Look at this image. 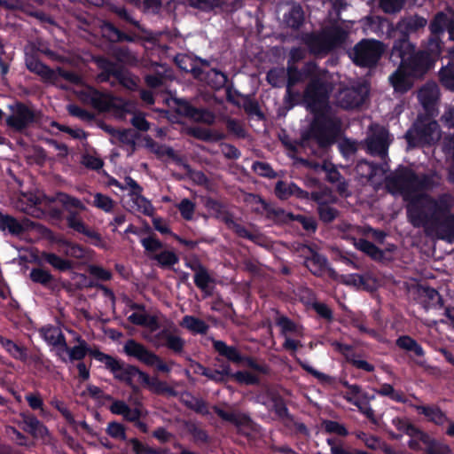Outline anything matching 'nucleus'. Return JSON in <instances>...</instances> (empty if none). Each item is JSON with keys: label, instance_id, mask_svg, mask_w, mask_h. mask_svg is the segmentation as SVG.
<instances>
[{"label": "nucleus", "instance_id": "f257e3e1", "mask_svg": "<svg viewBox=\"0 0 454 454\" xmlns=\"http://www.w3.org/2000/svg\"><path fill=\"white\" fill-rule=\"evenodd\" d=\"M454 196L443 192L437 197L420 193L406 207L407 218L414 228H433L437 237L454 242Z\"/></svg>", "mask_w": 454, "mask_h": 454}, {"label": "nucleus", "instance_id": "f03ea898", "mask_svg": "<svg viewBox=\"0 0 454 454\" xmlns=\"http://www.w3.org/2000/svg\"><path fill=\"white\" fill-rule=\"evenodd\" d=\"M312 120L307 130L301 134V141H314L319 148L333 145L341 132V121L331 110L311 112Z\"/></svg>", "mask_w": 454, "mask_h": 454}, {"label": "nucleus", "instance_id": "7ed1b4c3", "mask_svg": "<svg viewBox=\"0 0 454 454\" xmlns=\"http://www.w3.org/2000/svg\"><path fill=\"white\" fill-rule=\"evenodd\" d=\"M385 185L390 194L402 195L409 204L413 197L419 195L416 192L432 186V179L426 174L418 175L412 168L400 165L386 177Z\"/></svg>", "mask_w": 454, "mask_h": 454}, {"label": "nucleus", "instance_id": "20e7f679", "mask_svg": "<svg viewBox=\"0 0 454 454\" xmlns=\"http://www.w3.org/2000/svg\"><path fill=\"white\" fill-rule=\"evenodd\" d=\"M389 59L403 66L414 77L421 76L432 67L430 54L425 51L416 52L415 45L407 38H398L394 41Z\"/></svg>", "mask_w": 454, "mask_h": 454}, {"label": "nucleus", "instance_id": "39448f33", "mask_svg": "<svg viewBox=\"0 0 454 454\" xmlns=\"http://www.w3.org/2000/svg\"><path fill=\"white\" fill-rule=\"evenodd\" d=\"M410 148L431 146L441 138L440 125L429 115L419 114L404 134Z\"/></svg>", "mask_w": 454, "mask_h": 454}, {"label": "nucleus", "instance_id": "423d86ee", "mask_svg": "<svg viewBox=\"0 0 454 454\" xmlns=\"http://www.w3.org/2000/svg\"><path fill=\"white\" fill-rule=\"evenodd\" d=\"M347 37L348 33L342 27H333L320 34L307 33L304 35L302 42L311 54L321 56L340 47L346 42Z\"/></svg>", "mask_w": 454, "mask_h": 454}, {"label": "nucleus", "instance_id": "0eeeda50", "mask_svg": "<svg viewBox=\"0 0 454 454\" xmlns=\"http://www.w3.org/2000/svg\"><path fill=\"white\" fill-rule=\"evenodd\" d=\"M93 355L94 359L103 363L115 380L129 387L134 393L139 392V387L134 382V379L139 372V368L137 365L127 364L121 359L104 352H94Z\"/></svg>", "mask_w": 454, "mask_h": 454}, {"label": "nucleus", "instance_id": "6e6552de", "mask_svg": "<svg viewBox=\"0 0 454 454\" xmlns=\"http://www.w3.org/2000/svg\"><path fill=\"white\" fill-rule=\"evenodd\" d=\"M303 102L310 113L317 110H331L327 82L319 76L312 74L303 92Z\"/></svg>", "mask_w": 454, "mask_h": 454}, {"label": "nucleus", "instance_id": "1a4fd4ad", "mask_svg": "<svg viewBox=\"0 0 454 454\" xmlns=\"http://www.w3.org/2000/svg\"><path fill=\"white\" fill-rule=\"evenodd\" d=\"M385 51V44L375 39H362L353 48V62L360 67H375Z\"/></svg>", "mask_w": 454, "mask_h": 454}, {"label": "nucleus", "instance_id": "9d476101", "mask_svg": "<svg viewBox=\"0 0 454 454\" xmlns=\"http://www.w3.org/2000/svg\"><path fill=\"white\" fill-rule=\"evenodd\" d=\"M123 352L146 366L155 367L160 372L169 373L171 372V367L160 356L134 339H129L124 343Z\"/></svg>", "mask_w": 454, "mask_h": 454}, {"label": "nucleus", "instance_id": "9b49d317", "mask_svg": "<svg viewBox=\"0 0 454 454\" xmlns=\"http://www.w3.org/2000/svg\"><path fill=\"white\" fill-rule=\"evenodd\" d=\"M12 114L5 119L7 127L16 132H23L27 128L39 121L40 114L30 108L25 103L18 101L10 106Z\"/></svg>", "mask_w": 454, "mask_h": 454}, {"label": "nucleus", "instance_id": "f8f14e48", "mask_svg": "<svg viewBox=\"0 0 454 454\" xmlns=\"http://www.w3.org/2000/svg\"><path fill=\"white\" fill-rule=\"evenodd\" d=\"M226 99L233 106L243 108L248 116H256L259 120H264V114L257 100L250 95H244L235 90L232 83L226 87Z\"/></svg>", "mask_w": 454, "mask_h": 454}, {"label": "nucleus", "instance_id": "ddd939ff", "mask_svg": "<svg viewBox=\"0 0 454 454\" xmlns=\"http://www.w3.org/2000/svg\"><path fill=\"white\" fill-rule=\"evenodd\" d=\"M66 223L69 229L74 231L83 234L91 240V244L96 247L103 246V239L98 231L90 229L82 219L80 214L74 210H69L66 215Z\"/></svg>", "mask_w": 454, "mask_h": 454}, {"label": "nucleus", "instance_id": "4468645a", "mask_svg": "<svg viewBox=\"0 0 454 454\" xmlns=\"http://www.w3.org/2000/svg\"><path fill=\"white\" fill-rule=\"evenodd\" d=\"M153 341L156 347H165L175 355L181 356L184 351V339L166 327L153 335Z\"/></svg>", "mask_w": 454, "mask_h": 454}, {"label": "nucleus", "instance_id": "2eb2a0df", "mask_svg": "<svg viewBox=\"0 0 454 454\" xmlns=\"http://www.w3.org/2000/svg\"><path fill=\"white\" fill-rule=\"evenodd\" d=\"M388 130L380 128L365 139L366 150L372 156L385 158L387 155L390 141Z\"/></svg>", "mask_w": 454, "mask_h": 454}, {"label": "nucleus", "instance_id": "dca6fc26", "mask_svg": "<svg viewBox=\"0 0 454 454\" xmlns=\"http://www.w3.org/2000/svg\"><path fill=\"white\" fill-rule=\"evenodd\" d=\"M274 194L280 200H286L292 196L300 200H309V192L302 190L294 182L287 183L283 180H278L276 183Z\"/></svg>", "mask_w": 454, "mask_h": 454}, {"label": "nucleus", "instance_id": "f3484780", "mask_svg": "<svg viewBox=\"0 0 454 454\" xmlns=\"http://www.w3.org/2000/svg\"><path fill=\"white\" fill-rule=\"evenodd\" d=\"M316 64L313 62H308L304 67L300 70L296 65H287L286 70V92H291V88L295 84L301 82L303 77H310L316 68Z\"/></svg>", "mask_w": 454, "mask_h": 454}, {"label": "nucleus", "instance_id": "a211bd4d", "mask_svg": "<svg viewBox=\"0 0 454 454\" xmlns=\"http://www.w3.org/2000/svg\"><path fill=\"white\" fill-rule=\"evenodd\" d=\"M413 75L399 65L397 69L389 76L388 80L394 90L404 94L413 86Z\"/></svg>", "mask_w": 454, "mask_h": 454}, {"label": "nucleus", "instance_id": "6ab92c4d", "mask_svg": "<svg viewBox=\"0 0 454 454\" xmlns=\"http://www.w3.org/2000/svg\"><path fill=\"white\" fill-rule=\"evenodd\" d=\"M21 423L24 425L22 429L31 434L33 437L45 438L49 435L50 432L48 427L42 423L34 414L28 412H21Z\"/></svg>", "mask_w": 454, "mask_h": 454}, {"label": "nucleus", "instance_id": "aec40b11", "mask_svg": "<svg viewBox=\"0 0 454 454\" xmlns=\"http://www.w3.org/2000/svg\"><path fill=\"white\" fill-rule=\"evenodd\" d=\"M310 255L305 258L304 266L314 275L321 276L325 270L327 265V258L316 251L312 247L305 245Z\"/></svg>", "mask_w": 454, "mask_h": 454}, {"label": "nucleus", "instance_id": "412c9836", "mask_svg": "<svg viewBox=\"0 0 454 454\" xmlns=\"http://www.w3.org/2000/svg\"><path fill=\"white\" fill-rule=\"evenodd\" d=\"M196 80L206 82L215 90H220L223 88L226 89L228 86L226 85L228 75L216 68H210L208 70L202 68L200 78H196Z\"/></svg>", "mask_w": 454, "mask_h": 454}, {"label": "nucleus", "instance_id": "4be33fe9", "mask_svg": "<svg viewBox=\"0 0 454 454\" xmlns=\"http://www.w3.org/2000/svg\"><path fill=\"white\" fill-rule=\"evenodd\" d=\"M26 66L30 72L41 76L46 82H54L57 78L56 72L35 56L27 57Z\"/></svg>", "mask_w": 454, "mask_h": 454}, {"label": "nucleus", "instance_id": "5701e85b", "mask_svg": "<svg viewBox=\"0 0 454 454\" xmlns=\"http://www.w3.org/2000/svg\"><path fill=\"white\" fill-rule=\"evenodd\" d=\"M100 29L102 36L111 43H134L137 39L135 35H128L121 31L118 27L114 26V24L108 20L103 21Z\"/></svg>", "mask_w": 454, "mask_h": 454}, {"label": "nucleus", "instance_id": "b1692460", "mask_svg": "<svg viewBox=\"0 0 454 454\" xmlns=\"http://www.w3.org/2000/svg\"><path fill=\"white\" fill-rule=\"evenodd\" d=\"M94 63L100 70L98 80L101 82H108L111 77L114 78L121 66L105 56L95 57Z\"/></svg>", "mask_w": 454, "mask_h": 454}, {"label": "nucleus", "instance_id": "393cba45", "mask_svg": "<svg viewBox=\"0 0 454 454\" xmlns=\"http://www.w3.org/2000/svg\"><path fill=\"white\" fill-rule=\"evenodd\" d=\"M419 414L424 415L428 421L434 423L438 426H442L449 422V418L437 405H417L410 404Z\"/></svg>", "mask_w": 454, "mask_h": 454}, {"label": "nucleus", "instance_id": "a878e982", "mask_svg": "<svg viewBox=\"0 0 454 454\" xmlns=\"http://www.w3.org/2000/svg\"><path fill=\"white\" fill-rule=\"evenodd\" d=\"M187 134L207 143H216L226 138L225 133L203 127H191L187 129Z\"/></svg>", "mask_w": 454, "mask_h": 454}, {"label": "nucleus", "instance_id": "bb28decb", "mask_svg": "<svg viewBox=\"0 0 454 454\" xmlns=\"http://www.w3.org/2000/svg\"><path fill=\"white\" fill-rule=\"evenodd\" d=\"M426 25L427 20L419 15L409 16L403 19L397 25V28L401 32L400 38H407L409 40L410 33L417 32Z\"/></svg>", "mask_w": 454, "mask_h": 454}, {"label": "nucleus", "instance_id": "cd10ccee", "mask_svg": "<svg viewBox=\"0 0 454 454\" xmlns=\"http://www.w3.org/2000/svg\"><path fill=\"white\" fill-rule=\"evenodd\" d=\"M76 341L78 345L70 348L67 344V348H64L62 350L68 353L70 361L81 362L88 354L94 358V352H101L99 349H91L86 340L80 335L76 337Z\"/></svg>", "mask_w": 454, "mask_h": 454}, {"label": "nucleus", "instance_id": "c85d7f7f", "mask_svg": "<svg viewBox=\"0 0 454 454\" xmlns=\"http://www.w3.org/2000/svg\"><path fill=\"white\" fill-rule=\"evenodd\" d=\"M40 333L43 340L49 345L57 347L61 350H63L64 348H67V340L65 334L59 327L48 325L43 327Z\"/></svg>", "mask_w": 454, "mask_h": 454}, {"label": "nucleus", "instance_id": "c756f323", "mask_svg": "<svg viewBox=\"0 0 454 454\" xmlns=\"http://www.w3.org/2000/svg\"><path fill=\"white\" fill-rule=\"evenodd\" d=\"M0 345L15 360L26 363L28 360L27 348L15 343L13 340L0 336Z\"/></svg>", "mask_w": 454, "mask_h": 454}, {"label": "nucleus", "instance_id": "7c9ffc66", "mask_svg": "<svg viewBox=\"0 0 454 454\" xmlns=\"http://www.w3.org/2000/svg\"><path fill=\"white\" fill-rule=\"evenodd\" d=\"M0 231L18 237L23 234L27 228L14 216L0 212Z\"/></svg>", "mask_w": 454, "mask_h": 454}, {"label": "nucleus", "instance_id": "2f4dec72", "mask_svg": "<svg viewBox=\"0 0 454 454\" xmlns=\"http://www.w3.org/2000/svg\"><path fill=\"white\" fill-rule=\"evenodd\" d=\"M305 15L300 4H294L288 12L284 15V21L292 29H299L304 23Z\"/></svg>", "mask_w": 454, "mask_h": 454}, {"label": "nucleus", "instance_id": "473e14b6", "mask_svg": "<svg viewBox=\"0 0 454 454\" xmlns=\"http://www.w3.org/2000/svg\"><path fill=\"white\" fill-rule=\"evenodd\" d=\"M214 349L228 361L237 364H241V353L234 346L227 345L223 340H214Z\"/></svg>", "mask_w": 454, "mask_h": 454}, {"label": "nucleus", "instance_id": "72a5a7b5", "mask_svg": "<svg viewBox=\"0 0 454 454\" xmlns=\"http://www.w3.org/2000/svg\"><path fill=\"white\" fill-rule=\"evenodd\" d=\"M214 412L223 420L231 423L237 427L242 426H248L251 421V419L248 415L241 414L238 415L235 412L226 411L225 410L220 408L217 405L213 407Z\"/></svg>", "mask_w": 454, "mask_h": 454}, {"label": "nucleus", "instance_id": "f704fd0d", "mask_svg": "<svg viewBox=\"0 0 454 454\" xmlns=\"http://www.w3.org/2000/svg\"><path fill=\"white\" fill-rule=\"evenodd\" d=\"M189 267L195 271L194 274V284L201 291L206 292L214 279L209 275L206 267L200 262L189 264Z\"/></svg>", "mask_w": 454, "mask_h": 454}, {"label": "nucleus", "instance_id": "c9c22d12", "mask_svg": "<svg viewBox=\"0 0 454 454\" xmlns=\"http://www.w3.org/2000/svg\"><path fill=\"white\" fill-rule=\"evenodd\" d=\"M395 346L400 349L413 353L418 357L425 356L423 347L411 336L401 335L395 340Z\"/></svg>", "mask_w": 454, "mask_h": 454}, {"label": "nucleus", "instance_id": "e433bc0d", "mask_svg": "<svg viewBox=\"0 0 454 454\" xmlns=\"http://www.w3.org/2000/svg\"><path fill=\"white\" fill-rule=\"evenodd\" d=\"M175 63L181 70L191 73L194 79L200 78L202 74V67L195 63V60L191 59L188 55L178 54L175 58Z\"/></svg>", "mask_w": 454, "mask_h": 454}, {"label": "nucleus", "instance_id": "4c0bfd02", "mask_svg": "<svg viewBox=\"0 0 454 454\" xmlns=\"http://www.w3.org/2000/svg\"><path fill=\"white\" fill-rule=\"evenodd\" d=\"M364 102V95L356 89L347 90L341 98V106L346 109H353L361 106Z\"/></svg>", "mask_w": 454, "mask_h": 454}, {"label": "nucleus", "instance_id": "58836bf2", "mask_svg": "<svg viewBox=\"0 0 454 454\" xmlns=\"http://www.w3.org/2000/svg\"><path fill=\"white\" fill-rule=\"evenodd\" d=\"M356 247L374 261L381 262L384 259V251L365 239H360L356 242Z\"/></svg>", "mask_w": 454, "mask_h": 454}, {"label": "nucleus", "instance_id": "ea45409f", "mask_svg": "<svg viewBox=\"0 0 454 454\" xmlns=\"http://www.w3.org/2000/svg\"><path fill=\"white\" fill-rule=\"evenodd\" d=\"M223 223L227 228L232 231L238 237L254 241L256 236L249 231L244 225L237 223L232 215H227L223 217Z\"/></svg>", "mask_w": 454, "mask_h": 454}, {"label": "nucleus", "instance_id": "a19ab883", "mask_svg": "<svg viewBox=\"0 0 454 454\" xmlns=\"http://www.w3.org/2000/svg\"><path fill=\"white\" fill-rule=\"evenodd\" d=\"M424 294V307L426 309H440L443 307V298L439 292L430 286L423 288Z\"/></svg>", "mask_w": 454, "mask_h": 454}, {"label": "nucleus", "instance_id": "79ce46f5", "mask_svg": "<svg viewBox=\"0 0 454 454\" xmlns=\"http://www.w3.org/2000/svg\"><path fill=\"white\" fill-rule=\"evenodd\" d=\"M41 257L54 269L60 271H67L72 268V262L69 260L64 259L54 253L43 252Z\"/></svg>", "mask_w": 454, "mask_h": 454}, {"label": "nucleus", "instance_id": "37998d69", "mask_svg": "<svg viewBox=\"0 0 454 454\" xmlns=\"http://www.w3.org/2000/svg\"><path fill=\"white\" fill-rule=\"evenodd\" d=\"M91 105L98 110L104 111L110 106L111 97L108 93L102 92L97 89H91L89 94Z\"/></svg>", "mask_w": 454, "mask_h": 454}, {"label": "nucleus", "instance_id": "c03bdc74", "mask_svg": "<svg viewBox=\"0 0 454 454\" xmlns=\"http://www.w3.org/2000/svg\"><path fill=\"white\" fill-rule=\"evenodd\" d=\"M150 259L156 261L162 269L173 267L179 262L177 254L173 251L164 250L159 254L150 255Z\"/></svg>", "mask_w": 454, "mask_h": 454}, {"label": "nucleus", "instance_id": "a18cd8bd", "mask_svg": "<svg viewBox=\"0 0 454 454\" xmlns=\"http://www.w3.org/2000/svg\"><path fill=\"white\" fill-rule=\"evenodd\" d=\"M451 18H449L447 14L442 12L436 13L434 18L430 23L429 28L433 35H441L446 29L449 31Z\"/></svg>", "mask_w": 454, "mask_h": 454}, {"label": "nucleus", "instance_id": "49530a36", "mask_svg": "<svg viewBox=\"0 0 454 454\" xmlns=\"http://www.w3.org/2000/svg\"><path fill=\"white\" fill-rule=\"evenodd\" d=\"M377 394L381 396H387L392 401L400 403H406L407 398L405 397L403 392L400 390H395L391 384L383 383L380 387L376 390Z\"/></svg>", "mask_w": 454, "mask_h": 454}, {"label": "nucleus", "instance_id": "de8ad7c7", "mask_svg": "<svg viewBox=\"0 0 454 454\" xmlns=\"http://www.w3.org/2000/svg\"><path fill=\"white\" fill-rule=\"evenodd\" d=\"M173 103L176 106V114L177 115L192 119L197 112V107L193 106L187 99L182 98H173Z\"/></svg>", "mask_w": 454, "mask_h": 454}, {"label": "nucleus", "instance_id": "09e8293b", "mask_svg": "<svg viewBox=\"0 0 454 454\" xmlns=\"http://www.w3.org/2000/svg\"><path fill=\"white\" fill-rule=\"evenodd\" d=\"M182 325L196 333L205 334L208 330V325L202 319L193 316H184Z\"/></svg>", "mask_w": 454, "mask_h": 454}, {"label": "nucleus", "instance_id": "8fccbe9b", "mask_svg": "<svg viewBox=\"0 0 454 454\" xmlns=\"http://www.w3.org/2000/svg\"><path fill=\"white\" fill-rule=\"evenodd\" d=\"M267 82L274 88H282L286 81V70L278 67H273L266 74Z\"/></svg>", "mask_w": 454, "mask_h": 454}, {"label": "nucleus", "instance_id": "3c124183", "mask_svg": "<svg viewBox=\"0 0 454 454\" xmlns=\"http://www.w3.org/2000/svg\"><path fill=\"white\" fill-rule=\"evenodd\" d=\"M30 279L36 284L48 287L54 280V277L49 270L42 268H33L29 273Z\"/></svg>", "mask_w": 454, "mask_h": 454}, {"label": "nucleus", "instance_id": "603ef678", "mask_svg": "<svg viewBox=\"0 0 454 454\" xmlns=\"http://www.w3.org/2000/svg\"><path fill=\"white\" fill-rule=\"evenodd\" d=\"M57 199L67 212L71 210V207L79 209L81 211L86 210V207L79 199L71 196L66 192H58Z\"/></svg>", "mask_w": 454, "mask_h": 454}, {"label": "nucleus", "instance_id": "864d4df0", "mask_svg": "<svg viewBox=\"0 0 454 454\" xmlns=\"http://www.w3.org/2000/svg\"><path fill=\"white\" fill-rule=\"evenodd\" d=\"M317 212L320 221L324 223H333L339 215V210L330 206L329 202L317 207Z\"/></svg>", "mask_w": 454, "mask_h": 454}, {"label": "nucleus", "instance_id": "5fc2aeb1", "mask_svg": "<svg viewBox=\"0 0 454 454\" xmlns=\"http://www.w3.org/2000/svg\"><path fill=\"white\" fill-rule=\"evenodd\" d=\"M187 432L189 434L192 436V440L195 443H208L209 442V435L207 432L200 427L195 423H187L186 424Z\"/></svg>", "mask_w": 454, "mask_h": 454}, {"label": "nucleus", "instance_id": "6e6d98bb", "mask_svg": "<svg viewBox=\"0 0 454 454\" xmlns=\"http://www.w3.org/2000/svg\"><path fill=\"white\" fill-rule=\"evenodd\" d=\"M205 207L214 214V216L223 223V217L227 215H232L227 211L223 204L215 199L208 198L205 202Z\"/></svg>", "mask_w": 454, "mask_h": 454}, {"label": "nucleus", "instance_id": "4d7b16f0", "mask_svg": "<svg viewBox=\"0 0 454 454\" xmlns=\"http://www.w3.org/2000/svg\"><path fill=\"white\" fill-rule=\"evenodd\" d=\"M129 443L132 445V450L135 454H165L166 451L162 449L153 448L145 445L137 438L129 440Z\"/></svg>", "mask_w": 454, "mask_h": 454}, {"label": "nucleus", "instance_id": "13d9d810", "mask_svg": "<svg viewBox=\"0 0 454 454\" xmlns=\"http://www.w3.org/2000/svg\"><path fill=\"white\" fill-rule=\"evenodd\" d=\"M339 150L341 155L348 160L356 155L358 150L357 142L345 137L339 143Z\"/></svg>", "mask_w": 454, "mask_h": 454}, {"label": "nucleus", "instance_id": "bf43d9fd", "mask_svg": "<svg viewBox=\"0 0 454 454\" xmlns=\"http://www.w3.org/2000/svg\"><path fill=\"white\" fill-rule=\"evenodd\" d=\"M92 206L105 211L106 213H110L114 209V201L109 196L97 192L94 195Z\"/></svg>", "mask_w": 454, "mask_h": 454}, {"label": "nucleus", "instance_id": "052dcab7", "mask_svg": "<svg viewBox=\"0 0 454 454\" xmlns=\"http://www.w3.org/2000/svg\"><path fill=\"white\" fill-rule=\"evenodd\" d=\"M345 399L348 403L357 407L358 411L363 413L371 422L373 424L377 423L374 411L370 404H364L360 399H354L349 396H345Z\"/></svg>", "mask_w": 454, "mask_h": 454}, {"label": "nucleus", "instance_id": "680f3d73", "mask_svg": "<svg viewBox=\"0 0 454 454\" xmlns=\"http://www.w3.org/2000/svg\"><path fill=\"white\" fill-rule=\"evenodd\" d=\"M113 135L121 143L131 146V152L135 151L137 135L132 129L115 130Z\"/></svg>", "mask_w": 454, "mask_h": 454}, {"label": "nucleus", "instance_id": "e2e57ef3", "mask_svg": "<svg viewBox=\"0 0 454 454\" xmlns=\"http://www.w3.org/2000/svg\"><path fill=\"white\" fill-rule=\"evenodd\" d=\"M272 403H273V411L279 419H291L292 415L289 412V410L286 406L285 399L280 396L277 395L272 398Z\"/></svg>", "mask_w": 454, "mask_h": 454}, {"label": "nucleus", "instance_id": "0e129e2a", "mask_svg": "<svg viewBox=\"0 0 454 454\" xmlns=\"http://www.w3.org/2000/svg\"><path fill=\"white\" fill-rule=\"evenodd\" d=\"M440 79L442 85L454 91V62L441 69Z\"/></svg>", "mask_w": 454, "mask_h": 454}, {"label": "nucleus", "instance_id": "69168bd1", "mask_svg": "<svg viewBox=\"0 0 454 454\" xmlns=\"http://www.w3.org/2000/svg\"><path fill=\"white\" fill-rule=\"evenodd\" d=\"M356 171L363 177L372 178L375 176L377 166L366 160H360L356 166Z\"/></svg>", "mask_w": 454, "mask_h": 454}, {"label": "nucleus", "instance_id": "338daca9", "mask_svg": "<svg viewBox=\"0 0 454 454\" xmlns=\"http://www.w3.org/2000/svg\"><path fill=\"white\" fill-rule=\"evenodd\" d=\"M141 245L148 253L149 256L155 254L156 251L163 248L164 244L156 238L155 234L150 235L141 239Z\"/></svg>", "mask_w": 454, "mask_h": 454}, {"label": "nucleus", "instance_id": "774afa93", "mask_svg": "<svg viewBox=\"0 0 454 454\" xmlns=\"http://www.w3.org/2000/svg\"><path fill=\"white\" fill-rule=\"evenodd\" d=\"M323 427L325 431L328 434H335L343 437L348 434L346 427L335 420L325 419L323 421Z\"/></svg>", "mask_w": 454, "mask_h": 454}]
</instances>
